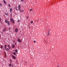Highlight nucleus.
Here are the masks:
<instances>
[{
	"label": "nucleus",
	"instance_id": "obj_32",
	"mask_svg": "<svg viewBox=\"0 0 67 67\" xmlns=\"http://www.w3.org/2000/svg\"><path fill=\"white\" fill-rule=\"evenodd\" d=\"M28 18H29V17L28 16H27V18L28 19Z\"/></svg>",
	"mask_w": 67,
	"mask_h": 67
},
{
	"label": "nucleus",
	"instance_id": "obj_25",
	"mask_svg": "<svg viewBox=\"0 0 67 67\" xmlns=\"http://www.w3.org/2000/svg\"><path fill=\"white\" fill-rule=\"evenodd\" d=\"M13 23H14V21L13 20Z\"/></svg>",
	"mask_w": 67,
	"mask_h": 67
},
{
	"label": "nucleus",
	"instance_id": "obj_4",
	"mask_svg": "<svg viewBox=\"0 0 67 67\" xmlns=\"http://www.w3.org/2000/svg\"><path fill=\"white\" fill-rule=\"evenodd\" d=\"M12 58H13V59H15V56H14V55H12Z\"/></svg>",
	"mask_w": 67,
	"mask_h": 67
},
{
	"label": "nucleus",
	"instance_id": "obj_15",
	"mask_svg": "<svg viewBox=\"0 0 67 67\" xmlns=\"http://www.w3.org/2000/svg\"><path fill=\"white\" fill-rule=\"evenodd\" d=\"M31 23V24H32L33 23V21H31L30 22Z\"/></svg>",
	"mask_w": 67,
	"mask_h": 67
},
{
	"label": "nucleus",
	"instance_id": "obj_9",
	"mask_svg": "<svg viewBox=\"0 0 67 67\" xmlns=\"http://www.w3.org/2000/svg\"><path fill=\"white\" fill-rule=\"evenodd\" d=\"M3 1L4 2V4H6V2H5V1L4 0H3Z\"/></svg>",
	"mask_w": 67,
	"mask_h": 67
},
{
	"label": "nucleus",
	"instance_id": "obj_8",
	"mask_svg": "<svg viewBox=\"0 0 67 67\" xmlns=\"http://www.w3.org/2000/svg\"><path fill=\"white\" fill-rule=\"evenodd\" d=\"M12 11V8H10V12H11Z\"/></svg>",
	"mask_w": 67,
	"mask_h": 67
},
{
	"label": "nucleus",
	"instance_id": "obj_22",
	"mask_svg": "<svg viewBox=\"0 0 67 67\" xmlns=\"http://www.w3.org/2000/svg\"><path fill=\"white\" fill-rule=\"evenodd\" d=\"M4 48L5 49H7V47H4Z\"/></svg>",
	"mask_w": 67,
	"mask_h": 67
},
{
	"label": "nucleus",
	"instance_id": "obj_36",
	"mask_svg": "<svg viewBox=\"0 0 67 67\" xmlns=\"http://www.w3.org/2000/svg\"><path fill=\"white\" fill-rule=\"evenodd\" d=\"M20 12H22V10H21L20 11Z\"/></svg>",
	"mask_w": 67,
	"mask_h": 67
},
{
	"label": "nucleus",
	"instance_id": "obj_43",
	"mask_svg": "<svg viewBox=\"0 0 67 67\" xmlns=\"http://www.w3.org/2000/svg\"><path fill=\"white\" fill-rule=\"evenodd\" d=\"M58 67H59V66H58Z\"/></svg>",
	"mask_w": 67,
	"mask_h": 67
},
{
	"label": "nucleus",
	"instance_id": "obj_31",
	"mask_svg": "<svg viewBox=\"0 0 67 67\" xmlns=\"http://www.w3.org/2000/svg\"><path fill=\"white\" fill-rule=\"evenodd\" d=\"M9 30H11V28H9Z\"/></svg>",
	"mask_w": 67,
	"mask_h": 67
},
{
	"label": "nucleus",
	"instance_id": "obj_13",
	"mask_svg": "<svg viewBox=\"0 0 67 67\" xmlns=\"http://www.w3.org/2000/svg\"><path fill=\"white\" fill-rule=\"evenodd\" d=\"M13 54L14 55H15V54H16V53L15 52H14Z\"/></svg>",
	"mask_w": 67,
	"mask_h": 67
},
{
	"label": "nucleus",
	"instance_id": "obj_42",
	"mask_svg": "<svg viewBox=\"0 0 67 67\" xmlns=\"http://www.w3.org/2000/svg\"><path fill=\"white\" fill-rule=\"evenodd\" d=\"M16 44V43H15V44Z\"/></svg>",
	"mask_w": 67,
	"mask_h": 67
},
{
	"label": "nucleus",
	"instance_id": "obj_33",
	"mask_svg": "<svg viewBox=\"0 0 67 67\" xmlns=\"http://www.w3.org/2000/svg\"><path fill=\"white\" fill-rule=\"evenodd\" d=\"M0 5L1 6V5H2L1 3H0Z\"/></svg>",
	"mask_w": 67,
	"mask_h": 67
},
{
	"label": "nucleus",
	"instance_id": "obj_19",
	"mask_svg": "<svg viewBox=\"0 0 67 67\" xmlns=\"http://www.w3.org/2000/svg\"><path fill=\"white\" fill-rule=\"evenodd\" d=\"M3 47V46H2V45H1V48H2Z\"/></svg>",
	"mask_w": 67,
	"mask_h": 67
},
{
	"label": "nucleus",
	"instance_id": "obj_1",
	"mask_svg": "<svg viewBox=\"0 0 67 67\" xmlns=\"http://www.w3.org/2000/svg\"><path fill=\"white\" fill-rule=\"evenodd\" d=\"M51 33V30H48V33H47V36H49V34Z\"/></svg>",
	"mask_w": 67,
	"mask_h": 67
},
{
	"label": "nucleus",
	"instance_id": "obj_45",
	"mask_svg": "<svg viewBox=\"0 0 67 67\" xmlns=\"http://www.w3.org/2000/svg\"><path fill=\"white\" fill-rule=\"evenodd\" d=\"M13 1L14 0H13Z\"/></svg>",
	"mask_w": 67,
	"mask_h": 67
},
{
	"label": "nucleus",
	"instance_id": "obj_35",
	"mask_svg": "<svg viewBox=\"0 0 67 67\" xmlns=\"http://www.w3.org/2000/svg\"><path fill=\"white\" fill-rule=\"evenodd\" d=\"M13 66H14V65H12V66L13 67Z\"/></svg>",
	"mask_w": 67,
	"mask_h": 67
},
{
	"label": "nucleus",
	"instance_id": "obj_20",
	"mask_svg": "<svg viewBox=\"0 0 67 67\" xmlns=\"http://www.w3.org/2000/svg\"><path fill=\"white\" fill-rule=\"evenodd\" d=\"M9 66H11V64H9Z\"/></svg>",
	"mask_w": 67,
	"mask_h": 67
},
{
	"label": "nucleus",
	"instance_id": "obj_41",
	"mask_svg": "<svg viewBox=\"0 0 67 67\" xmlns=\"http://www.w3.org/2000/svg\"><path fill=\"white\" fill-rule=\"evenodd\" d=\"M1 37V35H0V37Z\"/></svg>",
	"mask_w": 67,
	"mask_h": 67
},
{
	"label": "nucleus",
	"instance_id": "obj_6",
	"mask_svg": "<svg viewBox=\"0 0 67 67\" xmlns=\"http://www.w3.org/2000/svg\"><path fill=\"white\" fill-rule=\"evenodd\" d=\"M12 48H14V47H15V45L14 44L12 45Z\"/></svg>",
	"mask_w": 67,
	"mask_h": 67
},
{
	"label": "nucleus",
	"instance_id": "obj_37",
	"mask_svg": "<svg viewBox=\"0 0 67 67\" xmlns=\"http://www.w3.org/2000/svg\"><path fill=\"white\" fill-rule=\"evenodd\" d=\"M16 54H18V52H16Z\"/></svg>",
	"mask_w": 67,
	"mask_h": 67
},
{
	"label": "nucleus",
	"instance_id": "obj_34",
	"mask_svg": "<svg viewBox=\"0 0 67 67\" xmlns=\"http://www.w3.org/2000/svg\"><path fill=\"white\" fill-rule=\"evenodd\" d=\"M0 21H1V18L0 17Z\"/></svg>",
	"mask_w": 67,
	"mask_h": 67
},
{
	"label": "nucleus",
	"instance_id": "obj_14",
	"mask_svg": "<svg viewBox=\"0 0 67 67\" xmlns=\"http://www.w3.org/2000/svg\"><path fill=\"white\" fill-rule=\"evenodd\" d=\"M8 25H10V22H9V21H8Z\"/></svg>",
	"mask_w": 67,
	"mask_h": 67
},
{
	"label": "nucleus",
	"instance_id": "obj_38",
	"mask_svg": "<svg viewBox=\"0 0 67 67\" xmlns=\"http://www.w3.org/2000/svg\"><path fill=\"white\" fill-rule=\"evenodd\" d=\"M4 53V54H6V53Z\"/></svg>",
	"mask_w": 67,
	"mask_h": 67
},
{
	"label": "nucleus",
	"instance_id": "obj_17",
	"mask_svg": "<svg viewBox=\"0 0 67 67\" xmlns=\"http://www.w3.org/2000/svg\"><path fill=\"white\" fill-rule=\"evenodd\" d=\"M15 52H18V50H15Z\"/></svg>",
	"mask_w": 67,
	"mask_h": 67
},
{
	"label": "nucleus",
	"instance_id": "obj_44",
	"mask_svg": "<svg viewBox=\"0 0 67 67\" xmlns=\"http://www.w3.org/2000/svg\"><path fill=\"white\" fill-rule=\"evenodd\" d=\"M26 63H27V62H26Z\"/></svg>",
	"mask_w": 67,
	"mask_h": 67
},
{
	"label": "nucleus",
	"instance_id": "obj_3",
	"mask_svg": "<svg viewBox=\"0 0 67 67\" xmlns=\"http://www.w3.org/2000/svg\"><path fill=\"white\" fill-rule=\"evenodd\" d=\"M18 29L17 28H16L15 30V32L16 33H17V32H18Z\"/></svg>",
	"mask_w": 67,
	"mask_h": 67
},
{
	"label": "nucleus",
	"instance_id": "obj_29",
	"mask_svg": "<svg viewBox=\"0 0 67 67\" xmlns=\"http://www.w3.org/2000/svg\"><path fill=\"white\" fill-rule=\"evenodd\" d=\"M5 57H7V55H6V54H5Z\"/></svg>",
	"mask_w": 67,
	"mask_h": 67
},
{
	"label": "nucleus",
	"instance_id": "obj_28",
	"mask_svg": "<svg viewBox=\"0 0 67 67\" xmlns=\"http://www.w3.org/2000/svg\"><path fill=\"white\" fill-rule=\"evenodd\" d=\"M5 15H8V14L7 13H5Z\"/></svg>",
	"mask_w": 67,
	"mask_h": 67
},
{
	"label": "nucleus",
	"instance_id": "obj_39",
	"mask_svg": "<svg viewBox=\"0 0 67 67\" xmlns=\"http://www.w3.org/2000/svg\"><path fill=\"white\" fill-rule=\"evenodd\" d=\"M23 12V10H22V12Z\"/></svg>",
	"mask_w": 67,
	"mask_h": 67
},
{
	"label": "nucleus",
	"instance_id": "obj_30",
	"mask_svg": "<svg viewBox=\"0 0 67 67\" xmlns=\"http://www.w3.org/2000/svg\"><path fill=\"white\" fill-rule=\"evenodd\" d=\"M34 43H36V41H34Z\"/></svg>",
	"mask_w": 67,
	"mask_h": 67
},
{
	"label": "nucleus",
	"instance_id": "obj_18",
	"mask_svg": "<svg viewBox=\"0 0 67 67\" xmlns=\"http://www.w3.org/2000/svg\"><path fill=\"white\" fill-rule=\"evenodd\" d=\"M45 42L46 43V44H47V41H45Z\"/></svg>",
	"mask_w": 67,
	"mask_h": 67
},
{
	"label": "nucleus",
	"instance_id": "obj_21",
	"mask_svg": "<svg viewBox=\"0 0 67 67\" xmlns=\"http://www.w3.org/2000/svg\"><path fill=\"white\" fill-rule=\"evenodd\" d=\"M32 9H30V11H32Z\"/></svg>",
	"mask_w": 67,
	"mask_h": 67
},
{
	"label": "nucleus",
	"instance_id": "obj_7",
	"mask_svg": "<svg viewBox=\"0 0 67 67\" xmlns=\"http://www.w3.org/2000/svg\"><path fill=\"white\" fill-rule=\"evenodd\" d=\"M20 8H21V7L20 6V5H19L18 6V10H20Z\"/></svg>",
	"mask_w": 67,
	"mask_h": 67
},
{
	"label": "nucleus",
	"instance_id": "obj_26",
	"mask_svg": "<svg viewBox=\"0 0 67 67\" xmlns=\"http://www.w3.org/2000/svg\"><path fill=\"white\" fill-rule=\"evenodd\" d=\"M8 6L9 7H10V4H8Z\"/></svg>",
	"mask_w": 67,
	"mask_h": 67
},
{
	"label": "nucleus",
	"instance_id": "obj_2",
	"mask_svg": "<svg viewBox=\"0 0 67 67\" xmlns=\"http://www.w3.org/2000/svg\"><path fill=\"white\" fill-rule=\"evenodd\" d=\"M17 41L19 43H21V42H22L21 40L20 39H19V38H18Z\"/></svg>",
	"mask_w": 67,
	"mask_h": 67
},
{
	"label": "nucleus",
	"instance_id": "obj_11",
	"mask_svg": "<svg viewBox=\"0 0 67 67\" xmlns=\"http://www.w3.org/2000/svg\"><path fill=\"white\" fill-rule=\"evenodd\" d=\"M7 46L9 48H10V45H8Z\"/></svg>",
	"mask_w": 67,
	"mask_h": 67
},
{
	"label": "nucleus",
	"instance_id": "obj_5",
	"mask_svg": "<svg viewBox=\"0 0 67 67\" xmlns=\"http://www.w3.org/2000/svg\"><path fill=\"white\" fill-rule=\"evenodd\" d=\"M13 20V19L11 18L10 19V21L11 22H12V21Z\"/></svg>",
	"mask_w": 67,
	"mask_h": 67
},
{
	"label": "nucleus",
	"instance_id": "obj_16",
	"mask_svg": "<svg viewBox=\"0 0 67 67\" xmlns=\"http://www.w3.org/2000/svg\"><path fill=\"white\" fill-rule=\"evenodd\" d=\"M6 51H9V49L8 48H7V49H6Z\"/></svg>",
	"mask_w": 67,
	"mask_h": 67
},
{
	"label": "nucleus",
	"instance_id": "obj_24",
	"mask_svg": "<svg viewBox=\"0 0 67 67\" xmlns=\"http://www.w3.org/2000/svg\"><path fill=\"white\" fill-rule=\"evenodd\" d=\"M5 47H7V45L5 44Z\"/></svg>",
	"mask_w": 67,
	"mask_h": 67
},
{
	"label": "nucleus",
	"instance_id": "obj_23",
	"mask_svg": "<svg viewBox=\"0 0 67 67\" xmlns=\"http://www.w3.org/2000/svg\"><path fill=\"white\" fill-rule=\"evenodd\" d=\"M21 2H23L24 0H21Z\"/></svg>",
	"mask_w": 67,
	"mask_h": 67
},
{
	"label": "nucleus",
	"instance_id": "obj_12",
	"mask_svg": "<svg viewBox=\"0 0 67 67\" xmlns=\"http://www.w3.org/2000/svg\"><path fill=\"white\" fill-rule=\"evenodd\" d=\"M6 30V29L5 28H4V29L3 30V31L4 32H5V31Z\"/></svg>",
	"mask_w": 67,
	"mask_h": 67
},
{
	"label": "nucleus",
	"instance_id": "obj_27",
	"mask_svg": "<svg viewBox=\"0 0 67 67\" xmlns=\"http://www.w3.org/2000/svg\"><path fill=\"white\" fill-rule=\"evenodd\" d=\"M20 22V20H18V22Z\"/></svg>",
	"mask_w": 67,
	"mask_h": 67
},
{
	"label": "nucleus",
	"instance_id": "obj_10",
	"mask_svg": "<svg viewBox=\"0 0 67 67\" xmlns=\"http://www.w3.org/2000/svg\"><path fill=\"white\" fill-rule=\"evenodd\" d=\"M5 22H6V23H8V21L7 20H5Z\"/></svg>",
	"mask_w": 67,
	"mask_h": 67
},
{
	"label": "nucleus",
	"instance_id": "obj_40",
	"mask_svg": "<svg viewBox=\"0 0 67 67\" xmlns=\"http://www.w3.org/2000/svg\"><path fill=\"white\" fill-rule=\"evenodd\" d=\"M10 16H12L11 14H10Z\"/></svg>",
	"mask_w": 67,
	"mask_h": 67
}]
</instances>
